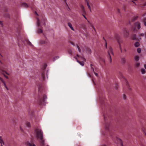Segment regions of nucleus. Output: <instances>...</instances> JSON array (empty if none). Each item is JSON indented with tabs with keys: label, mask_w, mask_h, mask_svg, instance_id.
Segmentation results:
<instances>
[{
	"label": "nucleus",
	"mask_w": 146,
	"mask_h": 146,
	"mask_svg": "<svg viewBox=\"0 0 146 146\" xmlns=\"http://www.w3.org/2000/svg\"><path fill=\"white\" fill-rule=\"evenodd\" d=\"M142 130L143 132H144L145 129L144 128H143L142 129Z\"/></svg>",
	"instance_id": "8fccbe9b"
},
{
	"label": "nucleus",
	"mask_w": 146,
	"mask_h": 146,
	"mask_svg": "<svg viewBox=\"0 0 146 146\" xmlns=\"http://www.w3.org/2000/svg\"><path fill=\"white\" fill-rule=\"evenodd\" d=\"M141 71L142 74H145V70L143 68H142L141 69Z\"/></svg>",
	"instance_id": "dca6fc26"
},
{
	"label": "nucleus",
	"mask_w": 146,
	"mask_h": 146,
	"mask_svg": "<svg viewBox=\"0 0 146 146\" xmlns=\"http://www.w3.org/2000/svg\"><path fill=\"white\" fill-rule=\"evenodd\" d=\"M123 98L124 100H126V97L125 94H123Z\"/></svg>",
	"instance_id": "bb28decb"
},
{
	"label": "nucleus",
	"mask_w": 146,
	"mask_h": 146,
	"mask_svg": "<svg viewBox=\"0 0 146 146\" xmlns=\"http://www.w3.org/2000/svg\"><path fill=\"white\" fill-rule=\"evenodd\" d=\"M145 135L146 136V133L145 132Z\"/></svg>",
	"instance_id": "e2e57ef3"
},
{
	"label": "nucleus",
	"mask_w": 146,
	"mask_h": 146,
	"mask_svg": "<svg viewBox=\"0 0 146 146\" xmlns=\"http://www.w3.org/2000/svg\"><path fill=\"white\" fill-rule=\"evenodd\" d=\"M76 47L78 49V50L79 52H81V49H80V48L79 45H76Z\"/></svg>",
	"instance_id": "412c9836"
},
{
	"label": "nucleus",
	"mask_w": 146,
	"mask_h": 146,
	"mask_svg": "<svg viewBox=\"0 0 146 146\" xmlns=\"http://www.w3.org/2000/svg\"><path fill=\"white\" fill-rule=\"evenodd\" d=\"M0 140L2 142L3 144H4V142L3 141V140L2 139V137L1 136L0 137Z\"/></svg>",
	"instance_id": "72a5a7b5"
},
{
	"label": "nucleus",
	"mask_w": 146,
	"mask_h": 146,
	"mask_svg": "<svg viewBox=\"0 0 146 146\" xmlns=\"http://www.w3.org/2000/svg\"><path fill=\"white\" fill-rule=\"evenodd\" d=\"M37 33L39 34H41L43 32L42 30L40 28H38L37 30Z\"/></svg>",
	"instance_id": "1a4fd4ad"
},
{
	"label": "nucleus",
	"mask_w": 146,
	"mask_h": 146,
	"mask_svg": "<svg viewBox=\"0 0 146 146\" xmlns=\"http://www.w3.org/2000/svg\"><path fill=\"white\" fill-rule=\"evenodd\" d=\"M140 65V64L139 63L136 62L135 64V66L136 67H138Z\"/></svg>",
	"instance_id": "6ab92c4d"
},
{
	"label": "nucleus",
	"mask_w": 146,
	"mask_h": 146,
	"mask_svg": "<svg viewBox=\"0 0 146 146\" xmlns=\"http://www.w3.org/2000/svg\"><path fill=\"white\" fill-rule=\"evenodd\" d=\"M120 74L121 75H122V74L121 73H120Z\"/></svg>",
	"instance_id": "69168bd1"
},
{
	"label": "nucleus",
	"mask_w": 146,
	"mask_h": 146,
	"mask_svg": "<svg viewBox=\"0 0 146 146\" xmlns=\"http://www.w3.org/2000/svg\"><path fill=\"white\" fill-rule=\"evenodd\" d=\"M3 84H4V86H5V87L6 88V89L7 90H8L9 89H8V88L7 87L6 84L5 83H4Z\"/></svg>",
	"instance_id": "c756f323"
},
{
	"label": "nucleus",
	"mask_w": 146,
	"mask_h": 146,
	"mask_svg": "<svg viewBox=\"0 0 146 146\" xmlns=\"http://www.w3.org/2000/svg\"><path fill=\"white\" fill-rule=\"evenodd\" d=\"M139 57L138 56H135L134 58L135 60L137 62L139 60Z\"/></svg>",
	"instance_id": "9b49d317"
},
{
	"label": "nucleus",
	"mask_w": 146,
	"mask_h": 146,
	"mask_svg": "<svg viewBox=\"0 0 146 146\" xmlns=\"http://www.w3.org/2000/svg\"><path fill=\"white\" fill-rule=\"evenodd\" d=\"M27 126L28 127H30L31 126L30 123L29 122H27L26 123Z\"/></svg>",
	"instance_id": "b1692460"
},
{
	"label": "nucleus",
	"mask_w": 146,
	"mask_h": 146,
	"mask_svg": "<svg viewBox=\"0 0 146 146\" xmlns=\"http://www.w3.org/2000/svg\"><path fill=\"white\" fill-rule=\"evenodd\" d=\"M27 145L28 146H36L34 143H28Z\"/></svg>",
	"instance_id": "4468645a"
},
{
	"label": "nucleus",
	"mask_w": 146,
	"mask_h": 146,
	"mask_svg": "<svg viewBox=\"0 0 146 146\" xmlns=\"http://www.w3.org/2000/svg\"><path fill=\"white\" fill-rule=\"evenodd\" d=\"M134 46L135 47H138L139 46V44L138 42H136L134 44Z\"/></svg>",
	"instance_id": "ddd939ff"
},
{
	"label": "nucleus",
	"mask_w": 146,
	"mask_h": 146,
	"mask_svg": "<svg viewBox=\"0 0 146 146\" xmlns=\"http://www.w3.org/2000/svg\"><path fill=\"white\" fill-rule=\"evenodd\" d=\"M89 76L90 77H91V75H90V74H89Z\"/></svg>",
	"instance_id": "680f3d73"
},
{
	"label": "nucleus",
	"mask_w": 146,
	"mask_h": 146,
	"mask_svg": "<svg viewBox=\"0 0 146 146\" xmlns=\"http://www.w3.org/2000/svg\"><path fill=\"white\" fill-rule=\"evenodd\" d=\"M2 143H3L0 140V143H1V146H3L2 145Z\"/></svg>",
	"instance_id": "49530a36"
},
{
	"label": "nucleus",
	"mask_w": 146,
	"mask_h": 146,
	"mask_svg": "<svg viewBox=\"0 0 146 146\" xmlns=\"http://www.w3.org/2000/svg\"><path fill=\"white\" fill-rule=\"evenodd\" d=\"M121 61L122 64H125L126 63V60L124 57H123L121 58Z\"/></svg>",
	"instance_id": "423d86ee"
},
{
	"label": "nucleus",
	"mask_w": 146,
	"mask_h": 146,
	"mask_svg": "<svg viewBox=\"0 0 146 146\" xmlns=\"http://www.w3.org/2000/svg\"><path fill=\"white\" fill-rule=\"evenodd\" d=\"M135 28L139 30L141 28V24L139 22H137L135 24Z\"/></svg>",
	"instance_id": "20e7f679"
},
{
	"label": "nucleus",
	"mask_w": 146,
	"mask_h": 146,
	"mask_svg": "<svg viewBox=\"0 0 146 146\" xmlns=\"http://www.w3.org/2000/svg\"><path fill=\"white\" fill-rule=\"evenodd\" d=\"M132 31H135V29L133 28L132 30Z\"/></svg>",
	"instance_id": "37998d69"
},
{
	"label": "nucleus",
	"mask_w": 146,
	"mask_h": 146,
	"mask_svg": "<svg viewBox=\"0 0 146 146\" xmlns=\"http://www.w3.org/2000/svg\"><path fill=\"white\" fill-rule=\"evenodd\" d=\"M35 13L36 14L38 15V14L37 13V12H35Z\"/></svg>",
	"instance_id": "bf43d9fd"
},
{
	"label": "nucleus",
	"mask_w": 146,
	"mask_h": 146,
	"mask_svg": "<svg viewBox=\"0 0 146 146\" xmlns=\"http://www.w3.org/2000/svg\"><path fill=\"white\" fill-rule=\"evenodd\" d=\"M40 44H43L45 43V42L44 40H41L40 41Z\"/></svg>",
	"instance_id": "5701e85b"
},
{
	"label": "nucleus",
	"mask_w": 146,
	"mask_h": 146,
	"mask_svg": "<svg viewBox=\"0 0 146 146\" xmlns=\"http://www.w3.org/2000/svg\"><path fill=\"white\" fill-rule=\"evenodd\" d=\"M0 24L1 25H3V23H2V22H1V21H0Z\"/></svg>",
	"instance_id": "3c124183"
},
{
	"label": "nucleus",
	"mask_w": 146,
	"mask_h": 146,
	"mask_svg": "<svg viewBox=\"0 0 146 146\" xmlns=\"http://www.w3.org/2000/svg\"><path fill=\"white\" fill-rule=\"evenodd\" d=\"M77 56L78 57H80V58H81L82 60H84L85 61H86V59L84 58V57H81V56H80L78 54H77Z\"/></svg>",
	"instance_id": "a211bd4d"
},
{
	"label": "nucleus",
	"mask_w": 146,
	"mask_h": 146,
	"mask_svg": "<svg viewBox=\"0 0 146 146\" xmlns=\"http://www.w3.org/2000/svg\"><path fill=\"white\" fill-rule=\"evenodd\" d=\"M80 7L81 9L82 12L83 13H85V11L84 9V7L83 5H80Z\"/></svg>",
	"instance_id": "0eeeda50"
},
{
	"label": "nucleus",
	"mask_w": 146,
	"mask_h": 146,
	"mask_svg": "<svg viewBox=\"0 0 146 146\" xmlns=\"http://www.w3.org/2000/svg\"><path fill=\"white\" fill-rule=\"evenodd\" d=\"M108 58L109 59V61L110 63H111L112 62V60L111 57L110 55V54H111L113 55V49L111 47H110L109 50L108 51Z\"/></svg>",
	"instance_id": "f03ea898"
},
{
	"label": "nucleus",
	"mask_w": 146,
	"mask_h": 146,
	"mask_svg": "<svg viewBox=\"0 0 146 146\" xmlns=\"http://www.w3.org/2000/svg\"><path fill=\"white\" fill-rule=\"evenodd\" d=\"M133 3H135V5H136V4L135 3V2H134V1H132Z\"/></svg>",
	"instance_id": "5fc2aeb1"
},
{
	"label": "nucleus",
	"mask_w": 146,
	"mask_h": 146,
	"mask_svg": "<svg viewBox=\"0 0 146 146\" xmlns=\"http://www.w3.org/2000/svg\"><path fill=\"white\" fill-rule=\"evenodd\" d=\"M82 15L85 18V19L87 20V19L86 18V17H85V16L83 14H82Z\"/></svg>",
	"instance_id": "ea45409f"
},
{
	"label": "nucleus",
	"mask_w": 146,
	"mask_h": 146,
	"mask_svg": "<svg viewBox=\"0 0 146 146\" xmlns=\"http://www.w3.org/2000/svg\"><path fill=\"white\" fill-rule=\"evenodd\" d=\"M64 1H65V2L66 3V5L68 6V4L66 2V0H64Z\"/></svg>",
	"instance_id": "58836bf2"
},
{
	"label": "nucleus",
	"mask_w": 146,
	"mask_h": 146,
	"mask_svg": "<svg viewBox=\"0 0 146 146\" xmlns=\"http://www.w3.org/2000/svg\"><path fill=\"white\" fill-rule=\"evenodd\" d=\"M123 33L125 36L128 37L129 33V32L127 31L126 28H124L123 29Z\"/></svg>",
	"instance_id": "7ed1b4c3"
},
{
	"label": "nucleus",
	"mask_w": 146,
	"mask_h": 146,
	"mask_svg": "<svg viewBox=\"0 0 146 146\" xmlns=\"http://www.w3.org/2000/svg\"><path fill=\"white\" fill-rule=\"evenodd\" d=\"M137 52H138V53H140L141 52V48H138L137 49Z\"/></svg>",
	"instance_id": "aec40b11"
},
{
	"label": "nucleus",
	"mask_w": 146,
	"mask_h": 146,
	"mask_svg": "<svg viewBox=\"0 0 146 146\" xmlns=\"http://www.w3.org/2000/svg\"><path fill=\"white\" fill-rule=\"evenodd\" d=\"M90 66H91V68H92V70H93V71H94V68H93V67H92V66H93V65H92V64H90Z\"/></svg>",
	"instance_id": "c9c22d12"
},
{
	"label": "nucleus",
	"mask_w": 146,
	"mask_h": 146,
	"mask_svg": "<svg viewBox=\"0 0 146 146\" xmlns=\"http://www.w3.org/2000/svg\"><path fill=\"white\" fill-rule=\"evenodd\" d=\"M42 77L43 79H44L45 78V76L44 74H42Z\"/></svg>",
	"instance_id": "7c9ffc66"
},
{
	"label": "nucleus",
	"mask_w": 146,
	"mask_h": 146,
	"mask_svg": "<svg viewBox=\"0 0 146 146\" xmlns=\"http://www.w3.org/2000/svg\"><path fill=\"white\" fill-rule=\"evenodd\" d=\"M3 71L5 72L8 75H9V73H8L6 71H4V70H3Z\"/></svg>",
	"instance_id": "e433bc0d"
},
{
	"label": "nucleus",
	"mask_w": 146,
	"mask_h": 146,
	"mask_svg": "<svg viewBox=\"0 0 146 146\" xmlns=\"http://www.w3.org/2000/svg\"><path fill=\"white\" fill-rule=\"evenodd\" d=\"M90 27H91L92 28H93V30H94V31H96V30H95V29L94 27V26L91 23H90Z\"/></svg>",
	"instance_id": "4be33fe9"
},
{
	"label": "nucleus",
	"mask_w": 146,
	"mask_h": 146,
	"mask_svg": "<svg viewBox=\"0 0 146 146\" xmlns=\"http://www.w3.org/2000/svg\"><path fill=\"white\" fill-rule=\"evenodd\" d=\"M47 97L46 96L44 95V96L42 100L43 102H44L45 100L47 99Z\"/></svg>",
	"instance_id": "2eb2a0df"
},
{
	"label": "nucleus",
	"mask_w": 146,
	"mask_h": 146,
	"mask_svg": "<svg viewBox=\"0 0 146 146\" xmlns=\"http://www.w3.org/2000/svg\"><path fill=\"white\" fill-rule=\"evenodd\" d=\"M87 6H88L90 12H92V11H91V9L90 7V5H89L88 3V2H87Z\"/></svg>",
	"instance_id": "f3484780"
},
{
	"label": "nucleus",
	"mask_w": 146,
	"mask_h": 146,
	"mask_svg": "<svg viewBox=\"0 0 146 146\" xmlns=\"http://www.w3.org/2000/svg\"><path fill=\"white\" fill-rule=\"evenodd\" d=\"M119 46H120V49L121 50V52H122V51L121 48V46H120V45H119Z\"/></svg>",
	"instance_id": "c03bdc74"
},
{
	"label": "nucleus",
	"mask_w": 146,
	"mask_h": 146,
	"mask_svg": "<svg viewBox=\"0 0 146 146\" xmlns=\"http://www.w3.org/2000/svg\"><path fill=\"white\" fill-rule=\"evenodd\" d=\"M145 5H146V3H145Z\"/></svg>",
	"instance_id": "338daca9"
},
{
	"label": "nucleus",
	"mask_w": 146,
	"mask_h": 146,
	"mask_svg": "<svg viewBox=\"0 0 146 146\" xmlns=\"http://www.w3.org/2000/svg\"><path fill=\"white\" fill-rule=\"evenodd\" d=\"M3 75L7 79H8L9 78L8 77L6 76L5 74H3Z\"/></svg>",
	"instance_id": "473e14b6"
},
{
	"label": "nucleus",
	"mask_w": 146,
	"mask_h": 146,
	"mask_svg": "<svg viewBox=\"0 0 146 146\" xmlns=\"http://www.w3.org/2000/svg\"><path fill=\"white\" fill-rule=\"evenodd\" d=\"M2 64V62L0 60V65L1 64Z\"/></svg>",
	"instance_id": "864d4df0"
},
{
	"label": "nucleus",
	"mask_w": 146,
	"mask_h": 146,
	"mask_svg": "<svg viewBox=\"0 0 146 146\" xmlns=\"http://www.w3.org/2000/svg\"><path fill=\"white\" fill-rule=\"evenodd\" d=\"M37 23H38V26H39L40 24V23L39 22V20L38 18H37Z\"/></svg>",
	"instance_id": "c85d7f7f"
},
{
	"label": "nucleus",
	"mask_w": 146,
	"mask_h": 146,
	"mask_svg": "<svg viewBox=\"0 0 146 146\" xmlns=\"http://www.w3.org/2000/svg\"><path fill=\"white\" fill-rule=\"evenodd\" d=\"M95 75H96V76H98V74H97V73H95Z\"/></svg>",
	"instance_id": "09e8293b"
},
{
	"label": "nucleus",
	"mask_w": 146,
	"mask_h": 146,
	"mask_svg": "<svg viewBox=\"0 0 146 146\" xmlns=\"http://www.w3.org/2000/svg\"><path fill=\"white\" fill-rule=\"evenodd\" d=\"M144 35V34L143 33H142L140 34V36H143Z\"/></svg>",
	"instance_id": "a19ab883"
},
{
	"label": "nucleus",
	"mask_w": 146,
	"mask_h": 146,
	"mask_svg": "<svg viewBox=\"0 0 146 146\" xmlns=\"http://www.w3.org/2000/svg\"><path fill=\"white\" fill-rule=\"evenodd\" d=\"M88 21V22L89 23H90V22H89V21Z\"/></svg>",
	"instance_id": "774afa93"
},
{
	"label": "nucleus",
	"mask_w": 146,
	"mask_h": 146,
	"mask_svg": "<svg viewBox=\"0 0 146 146\" xmlns=\"http://www.w3.org/2000/svg\"><path fill=\"white\" fill-rule=\"evenodd\" d=\"M74 58L76 59V61L78 62L80 65L82 66H84V63L83 61H79L78 59L76 57H75Z\"/></svg>",
	"instance_id": "39448f33"
},
{
	"label": "nucleus",
	"mask_w": 146,
	"mask_h": 146,
	"mask_svg": "<svg viewBox=\"0 0 146 146\" xmlns=\"http://www.w3.org/2000/svg\"><path fill=\"white\" fill-rule=\"evenodd\" d=\"M136 35H133L132 36V39L133 40H135L136 39Z\"/></svg>",
	"instance_id": "a878e982"
},
{
	"label": "nucleus",
	"mask_w": 146,
	"mask_h": 146,
	"mask_svg": "<svg viewBox=\"0 0 146 146\" xmlns=\"http://www.w3.org/2000/svg\"><path fill=\"white\" fill-rule=\"evenodd\" d=\"M68 25L69 26V27H70V28L72 30L74 31V29L72 27V25L71 24V23H68Z\"/></svg>",
	"instance_id": "6e6552de"
},
{
	"label": "nucleus",
	"mask_w": 146,
	"mask_h": 146,
	"mask_svg": "<svg viewBox=\"0 0 146 146\" xmlns=\"http://www.w3.org/2000/svg\"><path fill=\"white\" fill-rule=\"evenodd\" d=\"M127 87L129 86V84H128V83H127Z\"/></svg>",
	"instance_id": "6e6d98bb"
},
{
	"label": "nucleus",
	"mask_w": 146,
	"mask_h": 146,
	"mask_svg": "<svg viewBox=\"0 0 146 146\" xmlns=\"http://www.w3.org/2000/svg\"><path fill=\"white\" fill-rule=\"evenodd\" d=\"M144 25L145 26H146V21L144 22Z\"/></svg>",
	"instance_id": "a18cd8bd"
},
{
	"label": "nucleus",
	"mask_w": 146,
	"mask_h": 146,
	"mask_svg": "<svg viewBox=\"0 0 146 146\" xmlns=\"http://www.w3.org/2000/svg\"><path fill=\"white\" fill-rule=\"evenodd\" d=\"M144 66L145 68L146 69V64Z\"/></svg>",
	"instance_id": "603ef678"
},
{
	"label": "nucleus",
	"mask_w": 146,
	"mask_h": 146,
	"mask_svg": "<svg viewBox=\"0 0 146 146\" xmlns=\"http://www.w3.org/2000/svg\"><path fill=\"white\" fill-rule=\"evenodd\" d=\"M34 134L35 137L37 139H39L40 145L44 146V139L43 132L42 130L38 128L35 129L34 131Z\"/></svg>",
	"instance_id": "f257e3e1"
},
{
	"label": "nucleus",
	"mask_w": 146,
	"mask_h": 146,
	"mask_svg": "<svg viewBox=\"0 0 146 146\" xmlns=\"http://www.w3.org/2000/svg\"><path fill=\"white\" fill-rule=\"evenodd\" d=\"M70 43L72 45H73L74 46H75V44H74V43L73 42H70Z\"/></svg>",
	"instance_id": "f704fd0d"
},
{
	"label": "nucleus",
	"mask_w": 146,
	"mask_h": 146,
	"mask_svg": "<svg viewBox=\"0 0 146 146\" xmlns=\"http://www.w3.org/2000/svg\"><path fill=\"white\" fill-rule=\"evenodd\" d=\"M145 37H146V34H145Z\"/></svg>",
	"instance_id": "0e129e2a"
},
{
	"label": "nucleus",
	"mask_w": 146,
	"mask_h": 146,
	"mask_svg": "<svg viewBox=\"0 0 146 146\" xmlns=\"http://www.w3.org/2000/svg\"><path fill=\"white\" fill-rule=\"evenodd\" d=\"M40 103H41V100L40 99Z\"/></svg>",
	"instance_id": "13d9d810"
},
{
	"label": "nucleus",
	"mask_w": 146,
	"mask_h": 146,
	"mask_svg": "<svg viewBox=\"0 0 146 146\" xmlns=\"http://www.w3.org/2000/svg\"><path fill=\"white\" fill-rule=\"evenodd\" d=\"M103 38L104 40L105 41V47H106V48H107V43L106 42V40L105 39V38H104V37H103Z\"/></svg>",
	"instance_id": "393cba45"
},
{
	"label": "nucleus",
	"mask_w": 146,
	"mask_h": 146,
	"mask_svg": "<svg viewBox=\"0 0 146 146\" xmlns=\"http://www.w3.org/2000/svg\"><path fill=\"white\" fill-rule=\"evenodd\" d=\"M0 80L3 84L5 83V82L4 81L3 79L1 78L0 77Z\"/></svg>",
	"instance_id": "cd10ccee"
},
{
	"label": "nucleus",
	"mask_w": 146,
	"mask_h": 146,
	"mask_svg": "<svg viewBox=\"0 0 146 146\" xmlns=\"http://www.w3.org/2000/svg\"><path fill=\"white\" fill-rule=\"evenodd\" d=\"M119 141H120V142L121 143V146H123V143H122V142L121 140L120 139H119Z\"/></svg>",
	"instance_id": "2f4dec72"
},
{
	"label": "nucleus",
	"mask_w": 146,
	"mask_h": 146,
	"mask_svg": "<svg viewBox=\"0 0 146 146\" xmlns=\"http://www.w3.org/2000/svg\"><path fill=\"white\" fill-rule=\"evenodd\" d=\"M22 6L25 8H28L29 7V6L28 4L25 3H23L22 4Z\"/></svg>",
	"instance_id": "9d476101"
},
{
	"label": "nucleus",
	"mask_w": 146,
	"mask_h": 146,
	"mask_svg": "<svg viewBox=\"0 0 146 146\" xmlns=\"http://www.w3.org/2000/svg\"><path fill=\"white\" fill-rule=\"evenodd\" d=\"M101 146H106V145H102Z\"/></svg>",
	"instance_id": "4d7b16f0"
},
{
	"label": "nucleus",
	"mask_w": 146,
	"mask_h": 146,
	"mask_svg": "<svg viewBox=\"0 0 146 146\" xmlns=\"http://www.w3.org/2000/svg\"><path fill=\"white\" fill-rule=\"evenodd\" d=\"M40 145V146H45V140H44V146H42V145ZM46 146H49V145H47Z\"/></svg>",
	"instance_id": "79ce46f5"
},
{
	"label": "nucleus",
	"mask_w": 146,
	"mask_h": 146,
	"mask_svg": "<svg viewBox=\"0 0 146 146\" xmlns=\"http://www.w3.org/2000/svg\"><path fill=\"white\" fill-rule=\"evenodd\" d=\"M35 13L36 14L38 15V14L37 13V12H35Z\"/></svg>",
	"instance_id": "052dcab7"
},
{
	"label": "nucleus",
	"mask_w": 146,
	"mask_h": 146,
	"mask_svg": "<svg viewBox=\"0 0 146 146\" xmlns=\"http://www.w3.org/2000/svg\"><path fill=\"white\" fill-rule=\"evenodd\" d=\"M138 16H134L133 17L132 19V21H134L137 20L138 18Z\"/></svg>",
	"instance_id": "f8f14e48"
},
{
	"label": "nucleus",
	"mask_w": 146,
	"mask_h": 146,
	"mask_svg": "<svg viewBox=\"0 0 146 146\" xmlns=\"http://www.w3.org/2000/svg\"><path fill=\"white\" fill-rule=\"evenodd\" d=\"M117 11H118V12H119H119H120V10H119V9H117Z\"/></svg>",
	"instance_id": "de8ad7c7"
},
{
	"label": "nucleus",
	"mask_w": 146,
	"mask_h": 146,
	"mask_svg": "<svg viewBox=\"0 0 146 146\" xmlns=\"http://www.w3.org/2000/svg\"><path fill=\"white\" fill-rule=\"evenodd\" d=\"M68 52L71 55H72V52L71 51H69Z\"/></svg>",
	"instance_id": "4c0bfd02"
}]
</instances>
